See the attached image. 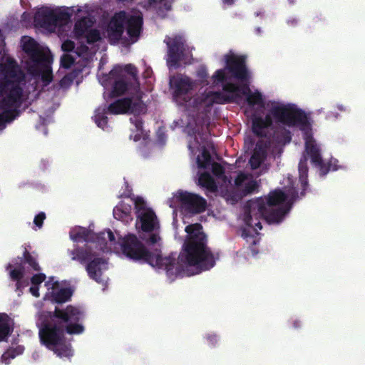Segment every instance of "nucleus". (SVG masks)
<instances>
[{
  "label": "nucleus",
  "mask_w": 365,
  "mask_h": 365,
  "mask_svg": "<svg viewBox=\"0 0 365 365\" xmlns=\"http://www.w3.org/2000/svg\"><path fill=\"white\" fill-rule=\"evenodd\" d=\"M173 99L191 117L197 127L209 125L210 114L214 103L225 104L235 102L247 105L256 112L267 109L264 118L255 117L252 120V130L259 137L265 135L264 129L271 127L273 119L287 126H306L308 118L305 112L292 104H284L279 101H265L262 93H173Z\"/></svg>",
  "instance_id": "1"
},
{
  "label": "nucleus",
  "mask_w": 365,
  "mask_h": 365,
  "mask_svg": "<svg viewBox=\"0 0 365 365\" xmlns=\"http://www.w3.org/2000/svg\"><path fill=\"white\" fill-rule=\"evenodd\" d=\"M91 6L66 8L63 10L51 9L44 7L38 9L34 17L36 27L43 32L60 33L61 28L69 22L72 15L77 16L72 32V38L78 41V45L72 40H65L61 45L62 50L68 53L64 54L61 58V66L64 68L73 67L71 73L66 75L60 81L61 88L68 89L81 81L80 72L88 73L87 67L93 60L97 50L96 43L102 38L98 30L93 29L94 19Z\"/></svg>",
  "instance_id": "2"
},
{
  "label": "nucleus",
  "mask_w": 365,
  "mask_h": 365,
  "mask_svg": "<svg viewBox=\"0 0 365 365\" xmlns=\"http://www.w3.org/2000/svg\"><path fill=\"white\" fill-rule=\"evenodd\" d=\"M187 233L181 252L171 253L163 257L160 250L149 251L136 235L128 234L122 238L123 253L130 259L143 261L153 267L164 269L168 277L190 276L189 267H195L198 272L209 270L215 265V259L207 247V235L200 223L191 224L185 227Z\"/></svg>",
  "instance_id": "3"
},
{
  "label": "nucleus",
  "mask_w": 365,
  "mask_h": 365,
  "mask_svg": "<svg viewBox=\"0 0 365 365\" xmlns=\"http://www.w3.org/2000/svg\"><path fill=\"white\" fill-rule=\"evenodd\" d=\"M246 58L245 55L229 51L222 56L225 67L216 70L209 81L207 69L202 67L195 81L181 73L170 76V88L173 91H190L210 84L211 88H221L222 91H251L254 87L252 73L245 66Z\"/></svg>",
  "instance_id": "4"
},
{
  "label": "nucleus",
  "mask_w": 365,
  "mask_h": 365,
  "mask_svg": "<svg viewBox=\"0 0 365 365\" xmlns=\"http://www.w3.org/2000/svg\"><path fill=\"white\" fill-rule=\"evenodd\" d=\"M84 318V312L73 305L63 309L56 307L53 312H39L37 326L41 344L61 358H71L73 351L65 334H82L85 330Z\"/></svg>",
  "instance_id": "5"
},
{
  "label": "nucleus",
  "mask_w": 365,
  "mask_h": 365,
  "mask_svg": "<svg viewBox=\"0 0 365 365\" xmlns=\"http://www.w3.org/2000/svg\"><path fill=\"white\" fill-rule=\"evenodd\" d=\"M142 25L143 18L139 11H120L109 21L103 36L112 44L130 45L137 41Z\"/></svg>",
  "instance_id": "6"
},
{
  "label": "nucleus",
  "mask_w": 365,
  "mask_h": 365,
  "mask_svg": "<svg viewBox=\"0 0 365 365\" xmlns=\"http://www.w3.org/2000/svg\"><path fill=\"white\" fill-rule=\"evenodd\" d=\"M109 114L144 115L151 98L146 93H103Z\"/></svg>",
  "instance_id": "7"
},
{
  "label": "nucleus",
  "mask_w": 365,
  "mask_h": 365,
  "mask_svg": "<svg viewBox=\"0 0 365 365\" xmlns=\"http://www.w3.org/2000/svg\"><path fill=\"white\" fill-rule=\"evenodd\" d=\"M21 43L32 63L28 66V71L31 74L41 78L44 86L48 85L53 79L51 67L53 58L50 50L29 36L22 37Z\"/></svg>",
  "instance_id": "8"
},
{
  "label": "nucleus",
  "mask_w": 365,
  "mask_h": 365,
  "mask_svg": "<svg viewBox=\"0 0 365 365\" xmlns=\"http://www.w3.org/2000/svg\"><path fill=\"white\" fill-rule=\"evenodd\" d=\"M291 204L286 203L277 208L268 207L263 198L259 197L254 200H250L246 203L244 222L250 227L255 231L262 229L260 220H265L268 223H279L285 215L289 212Z\"/></svg>",
  "instance_id": "9"
},
{
  "label": "nucleus",
  "mask_w": 365,
  "mask_h": 365,
  "mask_svg": "<svg viewBox=\"0 0 365 365\" xmlns=\"http://www.w3.org/2000/svg\"><path fill=\"white\" fill-rule=\"evenodd\" d=\"M308 156L311 158V163L319 169L320 175H326L329 170H338L336 163L338 160L331 158L330 160L325 163L322 158L320 148L316 143L312 137L307 138L305 142V153L302 156L298 166L299 181L301 184L302 191L301 195L304 196L305 190L308 187Z\"/></svg>",
  "instance_id": "10"
},
{
  "label": "nucleus",
  "mask_w": 365,
  "mask_h": 365,
  "mask_svg": "<svg viewBox=\"0 0 365 365\" xmlns=\"http://www.w3.org/2000/svg\"><path fill=\"white\" fill-rule=\"evenodd\" d=\"M137 74V68L131 64L116 66L108 75H98V79L105 87L111 85L114 91H131L139 89Z\"/></svg>",
  "instance_id": "11"
},
{
  "label": "nucleus",
  "mask_w": 365,
  "mask_h": 365,
  "mask_svg": "<svg viewBox=\"0 0 365 365\" xmlns=\"http://www.w3.org/2000/svg\"><path fill=\"white\" fill-rule=\"evenodd\" d=\"M31 93H0V130L5 128L31 106L27 94Z\"/></svg>",
  "instance_id": "12"
},
{
  "label": "nucleus",
  "mask_w": 365,
  "mask_h": 365,
  "mask_svg": "<svg viewBox=\"0 0 365 365\" xmlns=\"http://www.w3.org/2000/svg\"><path fill=\"white\" fill-rule=\"evenodd\" d=\"M168 50L167 64L169 68H175L181 65L190 64L192 61V47L185 44L181 34H172L165 39Z\"/></svg>",
  "instance_id": "13"
},
{
  "label": "nucleus",
  "mask_w": 365,
  "mask_h": 365,
  "mask_svg": "<svg viewBox=\"0 0 365 365\" xmlns=\"http://www.w3.org/2000/svg\"><path fill=\"white\" fill-rule=\"evenodd\" d=\"M22 78L14 61L0 48V91H19L18 84Z\"/></svg>",
  "instance_id": "14"
},
{
  "label": "nucleus",
  "mask_w": 365,
  "mask_h": 365,
  "mask_svg": "<svg viewBox=\"0 0 365 365\" xmlns=\"http://www.w3.org/2000/svg\"><path fill=\"white\" fill-rule=\"evenodd\" d=\"M71 259L78 261L81 264H86V269L88 277L98 283L103 282L101 278L102 271L101 266L106 263L102 257H96L95 252L91 247H76L70 252Z\"/></svg>",
  "instance_id": "15"
},
{
  "label": "nucleus",
  "mask_w": 365,
  "mask_h": 365,
  "mask_svg": "<svg viewBox=\"0 0 365 365\" xmlns=\"http://www.w3.org/2000/svg\"><path fill=\"white\" fill-rule=\"evenodd\" d=\"M31 105L35 103L37 108L41 110L42 114L39 120L42 125L46 123V118H49L60 106V97L58 93H31L27 94Z\"/></svg>",
  "instance_id": "16"
},
{
  "label": "nucleus",
  "mask_w": 365,
  "mask_h": 365,
  "mask_svg": "<svg viewBox=\"0 0 365 365\" xmlns=\"http://www.w3.org/2000/svg\"><path fill=\"white\" fill-rule=\"evenodd\" d=\"M176 197L182 207L189 213L200 214L206 210V200L197 194L179 190Z\"/></svg>",
  "instance_id": "17"
},
{
  "label": "nucleus",
  "mask_w": 365,
  "mask_h": 365,
  "mask_svg": "<svg viewBox=\"0 0 365 365\" xmlns=\"http://www.w3.org/2000/svg\"><path fill=\"white\" fill-rule=\"evenodd\" d=\"M6 270L9 272L10 279L16 282V289L21 291L24 287L21 280L25 275V267L19 257L14 258L11 262L6 265Z\"/></svg>",
  "instance_id": "18"
},
{
  "label": "nucleus",
  "mask_w": 365,
  "mask_h": 365,
  "mask_svg": "<svg viewBox=\"0 0 365 365\" xmlns=\"http://www.w3.org/2000/svg\"><path fill=\"white\" fill-rule=\"evenodd\" d=\"M136 217V225L140 224V227L144 232H152L158 227L157 216L152 210L139 212Z\"/></svg>",
  "instance_id": "19"
},
{
  "label": "nucleus",
  "mask_w": 365,
  "mask_h": 365,
  "mask_svg": "<svg viewBox=\"0 0 365 365\" xmlns=\"http://www.w3.org/2000/svg\"><path fill=\"white\" fill-rule=\"evenodd\" d=\"M267 155L266 148L261 143H257L253 150L249 163L252 170L259 168Z\"/></svg>",
  "instance_id": "20"
},
{
  "label": "nucleus",
  "mask_w": 365,
  "mask_h": 365,
  "mask_svg": "<svg viewBox=\"0 0 365 365\" xmlns=\"http://www.w3.org/2000/svg\"><path fill=\"white\" fill-rule=\"evenodd\" d=\"M13 330L11 318L5 313H0V341H6Z\"/></svg>",
  "instance_id": "21"
},
{
  "label": "nucleus",
  "mask_w": 365,
  "mask_h": 365,
  "mask_svg": "<svg viewBox=\"0 0 365 365\" xmlns=\"http://www.w3.org/2000/svg\"><path fill=\"white\" fill-rule=\"evenodd\" d=\"M287 195L279 189L274 190L269 192L267 197L264 200L266 205L268 207L279 205H284V203L287 200Z\"/></svg>",
  "instance_id": "22"
},
{
  "label": "nucleus",
  "mask_w": 365,
  "mask_h": 365,
  "mask_svg": "<svg viewBox=\"0 0 365 365\" xmlns=\"http://www.w3.org/2000/svg\"><path fill=\"white\" fill-rule=\"evenodd\" d=\"M107 114H109L108 110H107V105L105 103L95 110V114L93 119L98 127L104 130L108 127V118Z\"/></svg>",
  "instance_id": "23"
},
{
  "label": "nucleus",
  "mask_w": 365,
  "mask_h": 365,
  "mask_svg": "<svg viewBox=\"0 0 365 365\" xmlns=\"http://www.w3.org/2000/svg\"><path fill=\"white\" fill-rule=\"evenodd\" d=\"M72 291L70 288H61L58 291H52L50 293L49 299L53 303L62 304L70 300L72 296Z\"/></svg>",
  "instance_id": "24"
},
{
  "label": "nucleus",
  "mask_w": 365,
  "mask_h": 365,
  "mask_svg": "<svg viewBox=\"0 0 365 365\" xmlns=\"http://www.w3.org/2000/svg\"><path fill=\"white\" fill-rule=\"evenodd\" d=\"M19 258L21 259L24 267L25 264H27L34 271L39 272L41 270V267L37 262L36 257L26 249H25L23 253V257Z\"/></svg>",
  "instance_id": "25"
},
{
  "label": "nucleus",
  "mask_w": 365,
  "mask_h": 365,
  "mask_svg": "<svg viewBox=\"0 0 365 365\" xmlns=\"http://www.w3.org/2000/svg\"><path fill=\"white\" fill-rule=\"evenodd\" d=\"M199 184L207 189L215 191L217 188L215 182L210 173L205 172L202 173L198 179Z\"/></svg>",
  "instance_id": "26"
},
{
  "label": "nucleus",
  "mask_w": 365,
  "mask_h": 365,
  "mask_svg": "<svg viewBox=\"0 0 365 365\" xmlns=\"http://www.w3.org/2000/svg\"><path fill=\"white\" fill-rule=\"evenodd\" d=\"M212 161V157L209 150L205 148H202L201 156H197V163L200 168H207Z\"/></svg>",
  "instance_id": "27"
},
{
  "label": "nucleus",
  "mask_w": 365,
  "mask_h": 365,
  "mask_svg": "<svg viewBox=\"0 0 365 365\" xmlns=\"http://www.w3.org/2000/svg\"><path fill=\"white\" fill-rule=\"evenodd\" d=\"M139 116L140 115H134V117L130 118V123L135 125L136 132L138 133L135 135V141H138L140 139L143 131V120L139 118Z\"/></svg>",
  "instance_id": "28"
},
{
  "label": "nucleus",
  "mask_w": 365,
  "mask_h": 365,
  "mask_svg": "<svg viewBox=\"0 0 365 365\" xmlns=\"http://www.w3.org/2000/svg\"><path fill=\"white\" fill-rule=\"evenodd\" d=\"M172 0H148V6H158L160 10H169L171 7Z\"/></svg>",
  "instance_id": "29"
},
{
  "label": "nucleus",
  "mask_w": 365,
  "mask_h": 365,
  "mask_svg": "<svg viewBox=\"0 0 365 365\" xmlns=\"http://www.w3.org/2000/svg\"><path fill=\"white\" fill-rule=\"evenodd\" d=\"M258 187L259 185L256 180H252L247 182L242 190V195L247 196V195L257 192Z\"/></svg>",
  "instance_id": "30"
},
{
  "label": "nucleus",
  "mask_w": 365,
  "mask_h": 365,
  "mask_svg": "<svg viewBox=\"0 0 365 365\" xmlns=\"http://www.w3.org/2000/svg\"><path fill=\"white\" fill-rule=\"evenodd\" d=\"M88 231L86 229H82L75 233H71L70 236L73 241L80 242L81 240L87 241L88 237Z\"/></svg>",
  "instance_id": "31"
},
{
  "label": "nucleus",
  "mask_w": 365,
  "mask_h": 365,
  "mask_svg": "<svg viewBox=\"0 0 365 365\" xmlns=\"http://www.w3.org/2000/svg\"><path fill=\"white\" fill-rule=\"evenodd\" d=\"M134 205H135V214L138 215L139 212H141L144 210H150V208H148L146 207L145 202L144 201L143 198L142 197H136L134 198Z\"/></svg>",
  "instance_id": "32"
},
{
  "label": "nucleus",
  "mask_w": 365,
  "mask_h": 365,
  "mask_svg": "<svg viewBox=\"0 0 365 365\" xmlns=\"http://www.w3.org/2000/svg\"><path fill=\"white\" fill-rule=\"evenodd\" d=\"M46 278V276L43 273L35 274L31 278V283L32 285L39 286L45 281Z\"/></svg>",
  "instance_id": "33"
},
{
  "label": "nucleus",
  "mask_w": 365,
  "mask_h": 365,
  "mask_svg": "<svg viewBox=\"0 0 365 365\" xmlns=\"http://www.w3.org/2000/svg\"><path fill=\"white\" fill-rule=\"evenodd\" d=\"M46 219V214L43 212H40L38 215H36L34 219V225L38 227L39 229L42 227L43 221Z\"/></svg>",
  "instance_id": "34"
},
{
  "label": "nucleus",
  "mask_w": 365,
  "mask_h": 365,
  "mask_svg": "<svg viewBox=\"0 0 365 365\" xmlns=\"http://www.w3.org/2000/svg\"><path fill=\"white\" fill-rule=\"evenodd\" d=\"M247 175L243 172H240L235 179V185L237 187H240L247 180Z\"/></svg>",
  "instance_id": "35"
},
{
  "label": "nucleus",
  "mask_w": 365,
  "mask_h": 365,
  "mask_svg": "<svg viewBox=\"0 0 365 365\" xmlns=\"http://www.w3.org/2000/svg\"><path fill=\"white\" fill-rule=\"evenodd\" d=\"M212 173L215 175L220 177L225 173V168L221 164L214 163L212 164Z\"/></svg>",
  "instance_id": "36"
},
{
  "label": "nucleus",
  "mask_w": 365,
  "mask_h": 365,
  "mask_svg": "<svg viewBox=\"0 0 365 365\" xmlns=\"http://www.w3.org/2000/svg\"><path fill=\"white\" fill-rule=\"evenodd\" d=\"M147 244L148 245H154L158 242V241L160 240V237L156 233H151L148 239H145L144 237H142Z\"/></svg>",
  "instance_id": "37"
},
{
  "label": "nucleus",
  "mask_w": 365,
  "mask_h": 365,
  "mask_svg": "<svg viewBox=\"0 0 365 365\" xmlns=\"http://www.w3.org/2000/svg\"><path fill=\"white\" fill-rule=\"evenodd\" d=\"M152 76L153 71L150 67L145 66L143 72V76L145 78H148V83H152Z\"/></svg>",
  "instance_id": "38"
},
{
  "label": "nucleus",
  "mask_w": 365,
  "mask_h": 365,
  "mask_svg": "<svg viewBox=\"0 0 365 365\" xmlns=\"http://www.w3.org/2000/svg\"><path fill=\"white\" fill-rule=\"evenodd\" d=\"M29 292L35 297H39L40 296L39 286L31 285V287L29 288Z\"/></svg>",
  "instance_id": "39"
},
{
  "label": "nucleus",
  "mask_w": 365,
  "mask_h": 365,
  "mask_svg": "<svg viewBox=\"0 0 365 365\" xmlns=\"http://www.w3.org/2000/svg\"><path fill=\"white\" fill-rule=\"evenodd\" d=\"M125 212H123L120 208H114L113 210V216L115 219H120L123 217Z\"/></svg>",
  "instance_id": "40"
},
{
  "label": "nucleus",
  "mask_w": 365,
  "mask_h": 365,
  "mask_svg": "<svg viewBox=\"0 0 365 365\" xmlns=\"http://www.w3.org/2000/svg\"><path fill=\"white\" fill-rule=\"evenodd\" d=\"M207 339L212 346H215L217 342V337L215 334H208Z\"/></svg>",
  "instance_id": "41"
},
{
  "label": "nucleus",
  "mask_w": 365,
  "mask_h": 365,
  "mask_svg": "<svg viewBox=\"0 0 365 365\" xmlns=\"http://www.w3.org/2000/svg\"><path fill=\"white\" fill-rule=\"evenodd\" d=\"M157 135H158V140L160 143H164L166 140V135L165 134V133L161 129H159L157 133Z\"/></svg>",
  "instance_id": "42"
},
{
  "label": "nucleus",
  "mask_w": 365,
  "mask_h": 365,
  "mask_svg": "<svg viewBox=\"0 0 365 365\" xmlns=\"http://www.w3.org/2000/svg\"><path fill=\"white\" fill-rule=\"evenodd\" d=\"M106 235V232H101L98 233L96 235V240H98V242H100V241H102V244L106 245L107 243Z\"/></svg>",
  "instance_id": "43"
},
{
  "label": "nucleus",
  "mask_w": 365,
  "mask_h": 365,
  "mask_svg": "<svg viewBox=\"0 0 365 365\" xmlns=\"http://www.w3.org/2000/svg\"><path fill=\"white\" fill-rule=\"evenodd\" d=\"M106 235H107V237H108V240L110 242H113L115 243V235L113 234V232L110 230H108L106 231Z\"/></svg>",
  "instance_id": "44"
},
{
  "label": "nucleus",
  "mask_w": 365,
  "mask_h": 365,
  "mask_svg": "<svg viewBox=\"0 0 365 365\" xmlns=\"http://www.w3.org/2000/svg\"><path fill=\"white\" fill-rule=\"evenodd\" d=\"M22 18H23V21H26L27 20L30 21L32 19L31 15L29 14H27V13H24L23 16H22Z\"/></svg>",
  "instance_id": "45"
},
{
  "label": "nucleus",
  "mask_w": 365,
  "mask_h": 365,
  "mask_svg": "<svg viewBox=\"0 0 365 365\" xmlns=\"http://www.w3.org/2000/svg\"><path fill=\"white\" fill-rule=\"evenodd\" d=\"M9 356L11 357V358H14L16 355V354L15 353V350L13 349V350H9L8 352H7Z\"/></svg>",
  "instance_id": "46"
},
{
  "label": "nucleus",
  "mask_w": 365,
  "mask_h": 365,
  "mask_svg": "<svg viewBox=\"0 0 365 365\" xmlns=\"http://www.w3.org/2000/svg\"><path fill=\"white\" fill-rule=\"evenodd\" d=\"M235 0H223V4L227 6H230L234 3Z\"/></svg>",
  "instance_id": "47"
},
{
  "label": "nucleus",
  "mask_w": 365,
  "mask_h": 365,
  "mask_svg": "<svg viewBox=\"0 0 365 365\" xmlns=\"http://www.w3.org/2000/svg\"><path fill=\"white\" fill-rule=\"evenodd\" d=\"M293 327H294V328H299V327H301V322H300L299 321H297V320L294 321V322H293Z\"/></svg>",
  "instance_id": "48"
},
{
  "label": "nucleus",
  "mask_w": 365,
  "mask_h": 365,
  "mask_svg": "<svg viewBox=\"0 0 365 365\" xmlns=\"http://www.w3.org/2000/svg\"><path fill=\"white\" fill-rule=\"evenodd\" d=\"M187 147L191 152H193V148L190 143L188 144Z\"/></svg>",
  "instance_id": "49"
},
{
  "label": "nucleus",
  "mask_w": 365,
  "mask_h": 365,
  "mask_svg": "<svg viewBox=\"0 0 365 365\" xmlns=\"http://www.w3.org/2000/svg\"><path fill=\"white\" fill-rule=\"evenodd\" d=\"M242 235L245 236V237H247V231L245 229L242 232Z\"/></svg>",
  "instance_id": "50"
}]
</instances>
